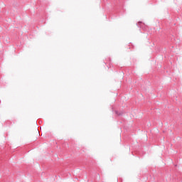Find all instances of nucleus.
I'll use <instances>...</instances> for the list:
<instances>
[{
  "label": "nucleus",
  "mask_w": 182,
  "mask_h": 182,
  "mask_svg": "<svg viewBox=\"0 0 182 182\" xmlns=\"http://www.w3.org/2000/svg\"><path fill=\"white\" fill-rule=\"evenodd\" d=\"M116 114H117L118 116H122V114H123V112L119 113L118 111H115Z\"/></svg>",
  "instance_id": "nucleus-2"
},
{
  "label": "nucleus",
  "mask_w": 182,
  "mask_h": 182,
  "mask_svg": "<svg viewBox=\"0 0 182 182\" xmlns=\"http://www.w3.org/2000/svg\"><path fill=\"white\" fill-rule=\"evenodd\" d=\"M136 25H137V26L139 27V28H143V23L141 22V21H139V22H138L137 23H136Z\"/></svg>",
  "instance_id": "nucleus-1"
}]
</instances>
